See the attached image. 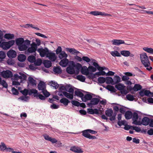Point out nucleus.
<instances>
[{
	"instance_id": "49",
	"label": "nucleus",
	"mask_w": 153,
	"mask_h": 153,
	"mask_svg": "<svg viewBox=\"0 0 153 153\" xmlns=\"http://www.w3.org/2000/svg\"><path fill=\"white\" fill-rule=\"evenodd\" d=\"M77 79L82 82H84L85 79V77L82 75L77 76Z\"/></svg>"
},
{
	"instance_id": "25",
	"label": "nucleus",
	"mask_w": 153,
	"mask_h": 153,
	"mask_svg": "<svg viewBox=\"0 0 153 153\" xmlns=\"http://www.w3.org/2000/svg\"><path fill=\"white\" fill-rule=\"evenodd\" d=\"M68 60L66 59H62L59 62V65L62 67H65L67 66L68 62Z\"/></svg>"
},
{
	"instance_id": "61",
	"label": "nucleus",
	"mask_w": 153,
	"mask_h": 153,
	"mask_svg": "<svg viewBox=\"0 0 153 153\" xmlns=\"http://www.w3.org/2000/svg\"><path fill=\"white\" fill-rule=\"evenodd\" d=\"M100 71L97 72L95 73L96 76H100V75H104L105 74V71Z\"/></svg>"
},
{
	"instance_id": "8",
	"label": "nucleus",
	"mask_w": 153,
	"mask_h": 153,
	"mask_svg": "<svg viewBox=\"0 0 153 153\" xmlns=\"http://www.w3.org/2000/svg\"><path fill=\"white\" fill-rule=\"evenodd\" d=\"M82 135L85 137L90 139H96L97 137L94 136H93L90 134L88 129L82 131Z\"/></svg>"
},
{
	"instance_id": "58",
	"label": "nucleus",
	"mask_w": 153,
	"mask_h": 153,
	"mask_svg": "<svg viewBox=\"0 0 153 153\" xmlns=\"http://www.w3.org/2000/svg\"><path fill=\"white\" fill-rule=\"evenodd\" d=\"M68 87V85H66L65 86H62L59 88V91L61 92H63L64 91H66V88Z\"/></svg>"
},
{
	"instance_id": "41",
	"label": "nucleus",
	"mask_w": 153,
	"mask_h": 153,
	"mask_svg": "<svg viewBox=\"0 0 153 153\" xmlns=\"http://www.w3.org/2000/svg\"><path fill=\"white\" fill-rule=\"evenodd\" d=\"M27 59L29 62L31 63H33L35 60L36 58L35 56L33 55H30L28 57Z\"/></svg>"
},
{
	"instance_id": "42",
	"label": "nucleus",
	"mask_w": 153,
	"mask_h": 153,
	"mask_svg": "<svg viewBox=\"0 0 153 153\" xmlns=\"http://www.w3.org/2000/svg\"><path fill=\"white\" fill-rule=\"evenodd\" d=\"M105 88L108 91L111 92H115V89L113 86L110 85H108L105 87Z\"/></svg>"
},
{
	"instance_id": "46",
	"label": "nucleus",
	"mask_w": 153,
	"mask_h": 153,
	"mask_svg": "<svg viewBox=\"0 0 153 153\" xmlns=\"http://www.w3.org/2000/svg\"><path fill=\"white\" fill-rule=\"evenodd\" d=\"M50 83L51 84V86L54 88L55 89L59 87V85L55 81H51L50 82Z\"/></svg>"
},
{
	"instance_id": "51",
	"label": "nucleus",
	"mask_w": 153,
	"mask_h": 153,
	"mask_svg": "<svg viewBox=\"0 0 153 153\" xmlns=\"http://www.w3.org/2000/svg\"><path fill=\"white\" fill-rule=\"evenodd\" d=\"M115 87L116 88L120 90H122L124 88L123 85L120 83L116 85H115Z\"/></svg>"
},
{
	"instance_id": "13",
	"label": "nucleus",
	"mask_w": 153,
	"mask_h": 153,
	"mask_svg": "<svg viewBox=\"0 0 153 153\" xmlns=\"http://www.w3.org/2000/svg\"><path fill=\"white\" fill-rule=\"evenodd\" d=\"M111 42L113 45L117 46H118L122 44L129 45V44L125 43L124 40L120 39H113L111 41Z\"/></svg>"
},
{
	"instance_id": "50",
	"label": "nucleus",
	"mask_w": 153,
	"mask_h": 153,
	"mask_svg": "<svg viewBox=\"0 0 153 153\" xmlns=\"http://www.w3.org/2000/svg\"><path fill=\"white\" fill-rule=\"evenodd\" d=\"M20 91L22 93V94L25 96L27 95L28 93L29 95H30L32 93H31L30 91L28 93V90L26 89H25L24 90Z\"/></svg>"
},
{
	"instance_id": "1",
	"label": "nucleus",
	"mask_w": 153,
	"mask_h": 153,
	"mask_svg": "<svg viewBox=\"0 0 153 153\" xmlns=\"http://www.w3.org/2000/svg\"><path fill=\"white\" fill-rule=\"evenodd\" d=\"M15 42L19 50L20 51L27 50L28 53H33L37 50V47L36 46L35 43L32 42L30 44L31 41L28 39L24 40L23 38H20L16 39Z\"/></svg>"
},
{
	"instance_id": "5",
	"label": "nucleus",
	"mask_w": 153,
	"mask_h": 153,
	"mask_svg": "<svg viewBox=\"0 0 153 153\" xmlns=\"http://www.w3.org/2000/svg\"><path fill=\"white\" fill-rule=\"evenodd\" d=\"M38 87L39 90L40 91H41L42 92L46 97H48L50 96V93L45 89V83L42 81L40 82L38 85Z\"/></svg>"
},
{
	"instance_id": "60",
	"label": "nucleus",
	"mask_w": 153,
	"mask_h": 153,
	"mask_svg": "<svg viewBox=\"0 0 153 153\" xmlns=\"http://www.w3.org/2000/svg\"><path fill=\"white\" fill-rule=\"evenodd\" d=\"M35 41L36 43L34 42H34L35 44L36 47H37L38 46H39L41 45V41L39 39H36Z\"/></svg>"
},
{
	"instance_id": "20",
	"label": "nucleus",
	"mask_w": 153,
	"mask_h": 153,
	"mask_svg": "<svg viewBox=\"0 0 153 153\" xmlns=\"http://www.w3.org/2000/svg\"><path fill=\"white\" fill-rule=\"evenodd\" d=\"M100 101V100L97 98H93L91 99L90 102L88 103V105L91 106L92 105H96L98 104Z\"/></svg>"
},
{
	"instance_id": "16",
	"label": "nucleus",
	"mask_w": 153,
	"mask_h": 153,
	"mask_svg": "<svg viewBox=\"0 0 153 153\" xmlns=\"http://www.w3.org/2000/svg\"><path fill=\"white\" fill-rule=\"evenodd\" d=\"M70 150L75 153H82L83 151L82 149L79 147L76 146H72L70 148Z\"/></svg>"
},
{
	"instance_id": "44",
	"label": "nucleus",
	"mask_w": 153,
	"mask_h": 153,
	"mask_svg": "<svg viewBox=\"0 0 153 153\" xmlns=\"http://www.w3.org/2000/svg\"><path fill=\"white\" fill-rule=\"evenodd\" d=\"M113 114V111L111 109H109L106 111V115L108 117H111Z\"/></svg>"
},
{
	"instance_id": "15",
	"label": "nucleus",
	"mask_w": 153,
	"mask_h": 153,
	"mask_svg": "<svg viewBox=\"0 0 153 153\" xmlns=\"http://www.w3.org/2000/svg\"><path fill=\"white\" fill-rule=\"evenodd\" d=\"M1 74L2 77L4 78L11 77L12 75L11 72L9 70L3 71L1 73Z\"/></svg>"
},
{
	"instance_id": "45",
	"label": "nucleus",
	"mask_w": 153,
	"mask_h": 153,
	"mask_svg": "<svg viewBox=\"0 0 153 153\" xmlns=\"http://www.w3.org/2000/svg\"><path fill=\"white\" fill-rule=\"evenodd\" d=\"M144 93H145L146 96L149 97L153 96V93L151 92L149 90L144 89Z\"/></svg>"
},
{
	"instance_id": "47",
	"label": "nucleus",
	"mask_w": 153,
	"mask_h": 153,
	"mask_svg": "<svg viewBox=\"0 0 153 153\" xmlns=\"http://www.w3.org/2000/svg\"><path fill=\"white\" fill-rule=\"evenodd\" d=\"M75 94L77 96L80 97L81 99L83 96V94L81 92L79 91H76L74 92Z\"/></svg>"
},
{
	"instance_id": "7",
	"label": "nucleus",
	"mask_w": 153,
	"mask_h": 153,
	"mask_svg": "<svg viewBox=\"0 0 153 153\" xmlns=\"http://www.w3.org/2000/svg\"><path fill=\"white\" fill-rule=\"evenodd\" d=\"M76 66L78 68L79 70L80 68H82L81 72L83 74L87 76V75L89 74V72L88 71V68H87L86 66H84L82 67V65L79 63H77Z\"/></svg>"
},
{
	"instance_id": "2",
	"label": "nucleus",
	"mask_w": 153,
	"mask_h": 153,
	"mask_svg": "<svg viewBox=\"0 0 153 153\" xmlns=\"http://www.w3.org/2000/svg\"><path fill=\"white\" fill-rule=\"evenodd\" d=\"M18 74H15L14 75L13 79V84L16 86L19 85L21 83L25 80L27 78V76L25 73L20 72Z\"/></svg>"
},
{
	"instance_id": "22",
	"label": "nucleus",
	"mask_w": 153,
	"mask_h": 153,
	"mask_svg": "<svg viewBox=\"0 0 153 153\" xmlns=\"http://www.w3.org/2000/svg\"><path fill=\"white\" fill-rule=\"evenodd\" d=\"M150 121V119L148 117H145L142 119L141 122V124L147 126L149 123Z\"/></svg>"
},
{
	"instance_id": "56",
	"label": "nucleus",
	"mask_w": 153,
	"mask_h": 153,
	"mask_svg": "<svg viewBox=\"0 0 153 153\" xmlns=\"http://www.w3.org/2000/svg\"><path fill=\"white\" fill-rule=\"evenodd\" d=\"M98 81L100 83H103L105 82V78L103 77H100L98 79Z\"/></svg>"
},
{
	"instance_id": "6",
	"label": "nucleus",
	"mask_w": 153,
	"mask_h": 153,
	"mask_svg": "<svg viewBox=\"0 0 153 153\" xmlns=\"http://www.w3.org/2000/svg\"><path fill=\"white\" fill-rule=\"evenodd\" d=\"M15 42L14 40H11L8 42H4L1 43L0 47L4 50H7L13 46Z\"/></svg>"
},
{
	"instance_id": "64",
	"label": "nucleus",
	"mask_w": 153,
	"mask_h": 153,
	"mask_svg": "<svg viewBox=\"0 0 153 153\" xmlns=\"http://www.w3.org/2000/svg\"><path fill=\"white\" fill-rule=\"evenodd\" d=\"M62 48L60 46H59L58 47L57 49H56V53L58 55L61 52H62Z\"/></svg>"
},
{
	"instance_id": "30",
	"label": "nucleus",
	"mask_w": 153,
	"mask_h": 153,
	"mask_svg": "<svg viewBox=\"0 0 153 153\" xmlns=\"http://www.w3.org/2000/svg\"><path fill=\"white\" fill-rule=\"evenodd\" d=\"M105 82L108 84H111L112 85H114L113 79L110 77H107L105 78Z\"/></svg>"
},
{
	"instance_id": "36",
	"label": "nucleus",
	"mask_w": 153,
	"mask_h": 153,
	"mask_svg": "<svg viewBox=\"0 0 153 153\" xmlns=\"http://www.w3.org/2000/svg\"><path fill=\"white\" fill-rule=\"evenodd\" d=\"M43 64L47 68H49L51 66V62L47 60H44L43 62Z\"/></svg>"
},
{
	"instance_id": "38",
	"label": "nucleus",
	"mask_w": 153,
	"mask_h": 153,
	"mask_svg": "<svg viewBox=\"0 0 153 153\" xmlns=\"http://www.w3.org/2000/svg\"><path fill=\"white\" fill-rule=\"evenodd\" d=\"M110 54L114 57H120L121 56L120 54L117 51L111 52Z\"/></svg>"
},
{
	"instance_id": "3",
	"label": "nucleus",
	"mask_w": 153,
	"mask_h": 153,
	"mask_svg": "<svg viewBox=\"0 0 153 153\" xmlns=\"http://www.w3.org/2000/svg\"><path fill=\"white\" fill-rule=\"evenodd\" d=\"M140 58L142 63L146 69L150 71L152 69L151 66L150 62L149 60V58L145 53H143L140 55Z\"/></svg>"
},
{
	"instance_id": "39",
	"label": "nucleus",
	"mask_w": 153,
	"mask_h": 153,
	"mask_svg": "<svg viewBox=\"0 0 153 153\" xmlns=\"http://www.w3.org/2000/svg\"><path fill=\"white\" fill-rule=\"evenodd\" d=\"M6 145L3 142H1L0 144V151L4 152L6 149Z\"/></svg>"
},
{
	"instance_id": "33",
	"label": "nucleus",
	"mask_w": 153,
	"mask_h": 153,
	"mask_svg": "<svg viewBox=\"0 0 153 153\" xmlns=\"http://www.w3.org/2000/svg\"><path fill=\"white\" fill-rule=\"evenodd\" d=\"M60 102L61 103L67 106L68 103L70 102V101L67 99L65 98H63L61 99L60 100Z\"/></svg>"
},
{
	"instance_id": "62",
	"label": "nucleus",
	"mask_w": 153,
	"mask_h": 153,
	"mask_svg": "<svg viewBox=\"0 0 153 153\" xmlns=\"http://www.w3.org/2000/svg\"><path fill=\"white\" fill-rule=\"evenodd\" d=\"M82 60L86 62L87 63L89 62L91 60L88 57L86 56H84L82 57Z\"/></svg>"
},
{
	"instance_id": "37",
	"label": "nucleus",
	"mask_w": 153,
	"mask_h": 153,
	"mask_svg": "<svg viewBox=\"0 0 153 153\" xmlns=\"http://www.w3.org/2000/svg\"><path fill=\"white\" fill-rule=\"evenodd\" d=\"M132 116V113L131 111H127L125 114V118L127 119H131Z\"/></svg>"
},
{
	"instance_id": "55",
	"label": "nucleus",
	"mask_w": 153,
	"mask_h": 153,
	"mask_svg": "<svg viewBox=\"0 0 153 153\" xmlns=\"http://www.w3.org/2000/svg\"><path fill=\"white\" fill-rule=\"evenodd\" d=\"M95 73L94 74L92 73L89 72V74L87 75L89 79H93L95 78Z\"/></svg>"
},
{
	"instance_id": "40",
	"label": "nucleus",
	"mask_w": 153,
	"mask_h": 153,
	"mask_svg": "<svg viewBox=\"0 0 153 153\" xmlns=\"http://www.w3.org/2000/svg\"><path fill=\"white\" fill-rule=\"evenodd\" d=\"M113 80L114 83V84H115L120 82L121 78L118 76H115Z\"/></svg>"
},
{
	"instance_id": "29",
	"label": "nucleus",
	"mask_w": 153,
	"mask_h": 153,
	"mask_svg": "<svg viewBox=\"0 0 153 153\" xmlns=\"http://www.w3.org/2000/svg\"><path fill=\"white\" fill-rule=\"evenodd\" d=\"M63 95L68 98L72 100L73 98L74 95L69 93L66 91H63Z\"/></svg>"
},
{
	"instance_id": "43",
	"label": "nucleus",
	"mask_w": 153,
	"mask_h": 153,
	"mask_svg": "<svg viewBox=\"0 0 153 153\" xmlns=\"http://www.w3.org/2000/svg\"><path fill=\"white\" fill-rule=\"evenodd\" d=\"M6 57L5 53L3 51H0V62L2 61Z\"/></svg>"
},
{
	"instance_id": "19",
	"label": "nucleus",
	"mask_w": 153,
	"mask_h": 153,
	"mask_svg": "<svg viewBox=\"0 0 153 153\" xmlns=\"http://www.w3.org/2000/svg\"><path fill=\"white\" fill-rule=\"evenodd\" d=\"M43 137L45 140L51 142L53 144L57 142V140L55 138L50 137L47 135H44Z\"/></svg>"
},
{
	"instance_id": "32",
	"label": "nucleus",
	"mask_w": 153,
	"mask_h": 153,
	"mask_svg": "<svg viewBox=\"0 0 153 153\" xmlns=\"http://www.w3.org/2000/svg\"><path fill=\"white\" fill-rule=\"evenodd\" d=\"M143 50L153 55V49L151 48L145 47L143 48Z\"/></svg>"
},
{
	"instance_id": "18",
	"label": "nucleus",
	"mask_w": 153,
	"mask_h": 153,
	"mask_svg": "<svg viewBox=\"0 0 153 153\" xmlns=\"http://www.w3.org/2000/svg\"><path fill=\"white\" fill-rule=\"evenodd\" d=\"M7 56L10 58H15L16 56V53L15 51L11 49L7 53Z\"/></svg>"
},
{
	"instance_id": "23",
	"label": "nucleus",
	"mask_w": 153,
	"mask_h": 153,
	"mask_svg": "<svg viewBox=\"0 0 153 153\" xmlns=\"http://www.w3.org/2000/svg\"><path fill=\"white\" fill-rule=\"evenodd\" d=\"M96 61L94 59L92 60V62H93V65L99 71H103L105 69V68L104 67H100L98 63L95 62Z\"/></svg>"
},
{
	"instance_id": "12",
	"label": "nucleus",
	"mask_w": 153,
	"mask_h": 153,
	"mask_svg": "<svg viewBox=\"0 0 153 153\" xmlns=\"http://www.w3.org/2000/svg\"><path fill=\"white\" fill-rule=\"evenodd\" d=\"M31 93L33 94L34 97H39V99L41 100H44L45 97L41 94H39L37 92V91L36 89H32L30 90Z\"/></svg>"
},
{
	"instance_id": "57",
	"label": "nucleus",
	"mask_w": 153,
	"mask_h": 153,
	"mask_svg": "<svg viewBox=\"0 0 153 153\" xmlns=\"http://www.w3.org/2000/svg\"><path fill=\"white\" fill-rule=\"evenodd\" d=\"M127 99L130 101H133L134 100L133 96L131 94H128L126 97Z\"/></svg>"
},
{
	"instance_id": "21",
	"label": "nucleus",
	"mask_w": 153,
	"mask_h": 153,
	"mask_svg": "<svg viewBox=\"0 0 153 153\" xmlns=\"http://www.w3.org/2000/svg\"><path fill=\"white\" fill-rule=\"evenodd\" d=\"M66 50L74 55H77L80 52L74 48H65Z\"/></svg>"
},
{
	"instance_id": "52",
	"label": "nucleus",
	"mask_w": 153,
	"mask_h": 153,
	"mask_svg": "<svg viewBox=\"0 0 153 153\" xmlns=\"http://www.w3.org/2000/svg\"><path fill=\"white\" fill-rule=\"evenodd\" d=\"M88 71L89 72L92 73L96 71L97 69L96 68H95L92 66H89L88 67Z\"/></svg>"
},
{
	"instance_id": "4",
	"label": "nucleus",
	"mask_w": 153,
	"mask_h": 153,
	"mask_svg": "<svg viewBox=\"0 0 153 153\" xmlns=\"http://www.w3.org/2000/svg\"><path fill=\"white\" fill-rule=\"evenodd\" d=\"M71 63L72 65H70L66 69L67 72L70 74H78L79 73V70L78 68H75V64L73 61H71Z\"/></svg>"
},
{
	"instance_id": "27",
	"label": "nucleus",
	"mask_w": 153,
	"mask_h": 153,
	"mask_svg": "<svg viewBox=\"0 0 153 153\" xmlns=\"http://www.w3.org/2000/svg\"><path fill=\"white\" fill-rule=\"evenodd\" d=\"M87 112L88 114H98L99 113V111L97 109L88 108L87 109Z\"/></svg>"
},
{
	"instance_id": "31",
	"label": "nucleus",
	"mask_w": 153,
	"mask_h": 153,
	"mask_svg": "<svg viewBox=\"0 0 153 153\" xmlns=\"http://www.w3.org/2000/svg\"><path fill=\"white\" fill-rule=\"evenodd\" d=\"M18 59L20 62H23L26 60V56L23 54H20L18 56Z\"/></svg>"
},
{
	"instance_id": "28",
	"label": "nucleus",
	"mask_w": 153,
	"mask_h": 153,
	"mask_svg": "<svg viewBox=\"0 0 153 153\" xmlns=\"http://www.w3.org/2000/svg\"><path fill=\"white\" fill-rule=\"evenodd\" d=\"M58 55V57L60 59H66L68 56L67 54L64 51H62Z\"/></svg>"
},
{
	"instance_id": "17",
	"label": "nucleus",
	"mask_w": 153,
	"mask_h": 153,
	"mask_svg": "<svg viewBox=\"0 0 153 153\" xmlns=\"http://www.w3.org/2000/svg\"><path fill=\"white\" fill-rule=\"evenodd\" d=\"M120 54L123 56L125 57H133L134 55L132 53H131L130 51L128 50H123L120 51Z\"/></svg>"
},
{
	"instance_id": "34",
	"label": "nucleus",
	"mask_w": 153,
	"mask_h": 153,
	"mask_svg": "<svg viewBox=\"0 0 153 153\" xmlns=\"http://www.w3.org/2000/svg\"><path fill=\"white\" fill-rule=\"evenodd\" d=\"M14 36L13 34L6 33L4 35V38L7 39H11L14 38Z\"/></svg>"
},
{
	"instance_id": "48",
	"label": "nucleus",
	"mask_w": 153,
	"mask_h": 153,
	"mask_svg": "<svg viewBox=\"0 0 153 153\" xmlns=\"http://www.w3.org/2000/svg\"><path fill=\"white\" fill-rule=\"evenodd\" d=\"M68 87L66 88V91L68 92L69 93H70L74 95V89L71 88L70 85H68Z\"/></svg>"
},
{
	"instance_id": "26",
	"label": "nucleus",
	"mask_w": 153,
	"mask_h": 153,
	"mask_svg": "<svg viewBox=\"0 0 153 153\" xmlns=\"http://www.w3.org/2000/svg\"><path fill=\"white\" fill-rule=\"evenodd\" d=\"M28 85L33 86H35L36 85V81L33 78L31 77H29L28 78Z\"/></svg>"
},
{
	"instance_id": "59",
	"label": "nucleus",
	"mask_w": 153,
	"mask_h": 153,
	"mask_svg": "<svg viewBox=\"0 0 153 153\" xmlns=\"http://www.w3.org/2000/svg\"><path fill=\"white\" fill-rule=\"evenodd\" d=\"M19 99L23 101H27L29 100V97H28L22 96L19 98Z\"/></svg>"
},
{
	"instance_id": "53",
	"label": "nucleus",
	"mask_w": 153,
	"mask_h": 153,
	"mask_svg": "<svg viewBox=\"0 0 153 153\" xmlns=\"http://www.w3.org/2000/svg\"><path fill=\"white\" fill-rule=\"evenodd\" d=\"M34 62L35 65L39 66L42 63V61L41 59H38L36 60H35Z\"/></svg>"
},
{
	"instance_id": "63",
	"label": "nucleus",
	"mask_w": 153,
	"mask_h": 153,
	"mask_svg": "<svg viewBox=\"0 0 153 153\" xmlns=\"http://www.w3.org/2000/svg\"><path fill=\"white\" fill-rule=\"evenodd\" d=\"M59 105H56L54 104H53L50 106V107L52 109H56L59 108Z\"/></svg>"
},
{
	"instance_id": "10",
	"label": "nucleus",
	"mask_w": 153,
	"mask_h": 153,
	"mask_svg": "<svg viewBox=\"0 0 153 153\" xmlns=\"http://www.w3.org/2000/svg\"><path fill=\"white\" fill-rule=\"evenodd\" d=\"M132 119L133 120V123L136 125H141L140 120L137 121L138 118V114L136 112H134L132 114Z\"/></svg>"
},
{
	"instance_id": "24",
	"label": "nucleus",
	"mask_w": 153,
	"mask_h": 153,
	"mask_svg": "<svg viewBox=\"0 0 153 153\" xmlns=\"http://www.w3.org/2000/svg\"><path fill=\"white\" fill-rule=\"evenodd\" d=\"M92 98V96L90 94H87L83 96L82 97V100L83 101L86 102L88 100H91Z\"/></svg>"
},
{
	"instance_id": "54",
	"label": "nucleus",
	"mask_w": 153,
	"mask_h": 153,
	"mask_svg": "<svg viewBox=\"0 0 153 153\" xmlns=\"http://www.w3.org/2000/svg\"><path fill=\"white\" fill-rule=\"evenodd\" d=\"M142 86L139 84H136L134 85V90L135 91H138L142 88Z\"/></svg>"
},
{
	"instance_id": "35",
	"label": "nucleus",
	"mask_w": 153,
	"mask_h": 153,
	"mask_svg": "<svg viewBox=\"0 0 153 153\" xmlns=\"http://www.w3.org/2000/svg\"><path fill=\"white\" fill-rule=\"evenodd\" d=\"M53 71L55 74H59L62 72V70L61 68L59 67H55L53 68Z\"/></svg>"
},
{
	"instance_id": "9",
	"label": "nucleus",
	"mask_w": 153,
	"mask_h": 153,
	"mask_svg": "<svg viewBox=\"0 0 153 153\" xmlns=\"http://www.w3.org/2000/svg\"><path fill=\"white\" fill-rule=\"evenodd\" d=\"M38 52L39 53L40 56L42 57L45 56L46 57L49 50L48 48H39L37 49Z\"/></svg>"
},
{
	"instance_id": "14",
	"label": "nucleus",
	"mask_w": 153,
	"mask_h": 153,
	"mask_svg": "<svg viewBox=\"0 0 153 153\" xmlns=\"http://www.w3.org/2000/svg\"><path fill=\"white\" fill-rule=\"evenodd\" d=\"M90 14H91L93 15L94 16H98V15H101V16H111V15L107 13H106L104 12H101L98 11H91L90 12Z\"/></svg>"
},
{
	"instance_id": "11",
	"label": "nucleus",
	"mask_w": 153,
	"mask_h": 153,
	"mask_svg": "<svg viewBox=\"0 0 153 153\" xmlns=\"http://www.w3.org/2000/svg\"><path fill=\"white\" fill-rule=\"evenodd\" d=\"M46 57L48 58L52 62L55 61L57 58L55 53L51 51H49Z\"/></svg>"
}]
</instances>
